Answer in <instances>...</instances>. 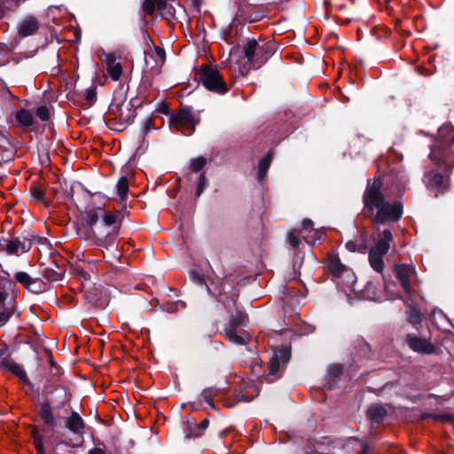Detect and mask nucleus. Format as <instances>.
Returning <instances> with one entry per match:
<instances>
[{"label":"nucleus","mask_w":454,"mask_h":454,"mask_svg":"<svg viewBox=\"0 0 454 454\" xmlns=\"http://www.w3.org/2000/svg\"><path fill=\"white\" fill-rule=\"evenodd\" d=\"M364 212L366 215H372L375 208L377 214L373 216V222L383 223L387 221H397L403 213L402 206L398 202H385L380 192V184L374 181L369 185L364 194Z\"/></svg>","instance_id":"1"},{"label":"nucleus","mask_w":454,"mask_h":454,"mask_svg":"<svg viewBox=\"0 0 454 454\" xmlns=\"http://www.w3.org/2000/svg\"><path fill=\"white\" fill-rule=\"evenodd\" d=\"M454 128L445 123L438 129V138L430 153L431 159L447 168L454 166Z\"/></svg>","instance_id":"2"},{"label":"nucleus","mask_w":454,"mask_h":454,"mask_svg":"<svg viewBox=\"0 0 454 454\" xmlns=\"http://www.w3.org/2000/svg\"><path fill=\"white\" fill-rule=\"evenodd\" d=\"M327 267L338 284L356 291L355 286L356 278L354 271L341 263L340 258L336 254H333L328 255Z\"/></svg>","instance_id":"3"},{"label":"nucleus","mask_w":454,"mask_h":454,"mask_svg":"<svg viewBox=\"0 0 454 454\" xmlns=\"http://www.w3.org/2000/svg\"><path fill=\"white\" fill-rule=\"evenodd\" d=\"M393 240L392 233L389 230H385L380 236L376 244L369 251V262L371 267L377 272L381 273L384 270L383 256L387 253L390 247V242Z\"/></svg>","instance_id":"4"},{"label":"nucleus","mask_w":454,"mask_h":454,"mask_svg":"<svg viewBox=\"0 0 454 454\" xmlns=\"http://www.w3.org/2000/svg\"><path fill=\"white\" fill-rule=\"evenodd\" d=\"M86 227L84 230L81 229L83 233H101V227H108L111 223H115L116 217L110 212H106L101 208H96L87 212L85 216Z\"/></svg>","instance_id":"5"},{"label":"nucleus","mask_w":454,"mask_h":454,"mask_svg":"<svg viewBox=\"0 0 454 454\" xmlns=\"http://www.w3.org/2000/svg\"><path fill=\"white\" fill-rule=\"evenodd\" d=\"M115 226L114 223H111L108 227H101V235L98 233H83L82 230H78V235L84 240L91 241L99 246L105 247L106 250L113 248L115 258L121 257V254L117 247L114 246L115 236H114Z\"/></svg>","instance_id":"6"},{"label":"nucleus","mask_w":454,"mask_h":454,"mask_svg":"<svg viewBox=\"0 0 454 454\" xmlns=\"http://www.w3.org/2000/svg\"><path fill=\"white\" fill-rule=\"evenodd\" d=\"M197 74L207 90L217 93H225L228 90L222 75L215 67L202 66Z\"/></svg>","instance_id":"7"},{"label":"nucleus","mask_w":454,"mask_h":454,"mask_svg":"<svg viewBox=\"0 0 454 454\" xmlns=\"http://www.w3.org/2000/svg\"><path fill=\"white\" fill-rule=\"evenodd\" d=\"M173 128L182 131L184 135H192L198 121L187 110H182L173 115L170 120Z\"/></svg>","instance_id":"8"},{"label":"nucleus","mask_w":454,"mask_h":454,"mask_svg":"<svg viewBox=\"0 0 454 454\" xmlns=\"http://www.w3.org/2000/svg\"><path fill=\"white\" fill-rule=\"evenodd\" d=\"M98 57L106 65L109 76L114 81H119L122 74V66L118 61V56L114 52H107L105 50L97 51Z\"/></svg>","instance_id":"9"},{"label":"nucleus","mask_w":454,"mask_h":454,"mask_svg":"<svg viewBox=\"0 0 454 454\" xmlns=\"http://www.w3.org/2000/svg\"><path fill=\"white\" fill-rule=\"evenodd\" d=\"M31 244L26 240H20L16 237L1 238L0 252H5L9 255H20L30 250Z\"/></svg>","instance_id":"10"},{"label":"nucleus","mask_w":454,"mask_h":454,"mask_svg":"<svg viewBox=\"0 0 454 454\" xmlns=\"http://www.w3.org/2000/svg\"><path fill=\"white\" fill-rule=\"evenodd\" d=\"M245 56L247 61L254 67H259L265 61V45H260L256 40H249L244 47Z\"/></svg>","instance_id":"11"},{"label":"nucleus","mask_w":454,"mask_h":454,"mask_svg":"<svg viewBox=\"0 0 454 454\" xmlns=\"http://www.w3.org/2000/svg\"><path fill=\"white\" fill-rule=\"evenodd\" d=\"M395 271L405 293L411 294L412 293L411 284L416 278L414 267L410 264H398L395 265Z\"/></svg>","instance_id":"12"},{"label":"nucleus","mask_w":454,"mask_h":454,"mask_svg":"<svg viewBox=\"0 0 454 454\" xmlns=\"http://www.w3.org/2000/svg\"><path fill=\"white\" fill-rule=\"evenodd\" d=\"M14 278L33 293H40L44 290L43 281L39 278H32L27 272H17Z\"/></svg>","instance_id":"13"},{"label":"nucleus","mask_w":454,"mask_h":454,"mask_svg":"<svg viewBox=\"0 0 454 454\" xmlns=\"http://www.w3.org/2000/svg\"><path fill=\"white\" fill-rule=\"evenodd\" d=\"M407 343L413 351L418 353L432 354L434 352V345L426 339L408 335Z\"/></svg>","instance_id":"14"},{"label":"nucleus","mask_w":454,"mask_h":454,"mask_svg":"<svg viewBox=\"0 0 454 454\" xmlns=\"http://www.w3.org/2000/svg\"><path fill=\"white\" fill-rule=\"evenodd\" d=\"M290 358V350L287 348H282L276 351L270 361L269 372L270 375H275L280 368V364H286Z\"/></svg>","instance_id":"15"},{"label":"nucleus","mask_w":454,"mask_h":454,"mask_svg":"<svg viewBox=\"0 0 454 454\" xmlns=\"http://www.w3.org/2000/svg\"><path fill=\"white\" fill-rule=\"evenodd\" d=\"M424 183L428 188H436L438 192H442L447 187V181L443 176L434 171L425 175Z\"/></svg>","instance_id":"16"},{"label":"nucleus","mask_w":454,"mask_h":454,"mask_svg":"<svg viewBox=\"0 0 454 454\" xmlns=\"http://www.w3.org/2000/svg\"><path fill=\"white\" fill-rule=\"evenodd\" d=\"M66 427L72 433L82 436L84 428V421L76 411H72L71 415L66 419Z\"/></svg>","instance_id":"17"},{"label":"nucleus","mask_w":454,"mask_h":454,"mask_svg":"<svg viewBox=\"0 0 454 454\" xmlns=\"http://www.w3.org/2000/svg\"><path fill=\"white\" fill-rule=\"evenodd\" d=\"M38 28L39 23L37 20L33 17H28L20 23L18 32L20 36L27 37L34 35Z\"/></svg>","instance_id":"18"},{"label":"nucleus","mask_w":454,"mask_h":454,"mask_svg":"<svg viewBox=\"0 0 454 454\" xmlns=\"http://www.w3.org/2000/svg\"><path fill=\"white\" fill-rule=\"evenodd\" d=\"M225 337L234 344L245 345L249 340V335L244 332H239L237 328L229 326L225 330Z\"/></svg>","instance_id":"19"},{"label":"nucleus","mask_w":454,"mask_h":454,"mask_svg":"<svg viewBox=\"0 0 454 454\" xmlns=\"http://www.w3.org/2000/svg\"><path fill=\"white\" fill-rule=\"evenodd\" d=\"M386 415V411L380 405H373L367 411V418L374 422H380Z\"/></svg>","instance_id":"20"},{"label":"nucleus","mask_w":454,"mask_h":454,"mask_svg":"<svg viewBox=\"0 0 454 454\" xmlns=\"http://www.w3.org/2000/svg\"><path fill=\"white\" fill-rule=\"evenodd\" d=\"M14 98L6 84L0 80V108L3 109Z\"/></svg>","instance_id":"21"},{"label":"nucleus","mask_w":454,"mask_h":454,"mask_svg":"<svg viewBox=\"0 0 454 454\" xmlns=\"http://www.w3.org/2000/svg\"><path fill=\"white\" fill-rule=\"evenodd\" d=\"M39 415L41 419L48 425L55 426V419L49 404L43 403L40 407Z\"/></svg>","instance_id":"22"},{"label":"nucleus","mask_w":454,"mask_h":454,"mask_svg":"<svg viewBox=\"0 0 454 454\" xmlns=\"http://www.w3.org/2000/svg\"><path fill=\"white\" fill-rule=\"evenodd\" d=\"M157 12L167 20L173 18L175 15L174 8L166 0H159Z\"/></svg>","instance_id":"23"},{"label":"nucleus","mask_w":454,"mask_h":454,"mask_svg":"<svg viewBox=\"0 0 454 454\" xmlns=\"http://www.w3.org/2000/svg\"><path fill=\"white\" fill-rule=\"evenodd\" d=\"M345 247L350 252H359L364 254L366 251L365 239L363 238L358 240H349L346 243Z\"/></svg>","instance_id":"24"},{"label":"nucleus","mask_w":454,"mask_h":454,"mask_svg":"<svg viewBox=\"0 0 454 454\" xmlns=\"http://www.w3.org/2000/svg\"><path fill=\"white\" fill-rule=\"evenodd\" d=\"M17 121L23 126L29 127L34 122L33 114L26 109H21L16 114Z\"/></svg>","instance_id":"25"},{"label":"nucleus","mask_w":454,"mask_h":454,"mask_svg":"<svg viewBox=\"0 0 454 454\" xmlns=\"http://www.w3.org/2000/svg\"><path fill=\"white\" fill-rule=\"evenodd\" d=\"M3 366L5 370L13 372L14 374L19 376L20 379L26 378V373L23 371L22 367L19 364L13 362V361H11V360H7L3 364Z\"/></svg>","instance_id":"26"},{"label":"nucleus","mask_w":454,"mask_h":454,"mask_svg":"<svg viewBox=\"0 0 454 454\" xmlns=\"http://www.w3.org/2000/svg\"><path fill=\"white\" fill-rule=\"evenodd\" d=\"M117 194L120 196L121 199H124L127 195V192L129 191V181L127 176H121L120 177L117 184Z\"/></svg>","instance_id":"27"},{"label":"nucleus","mask_w":454,"mask_h":454,"mask_svg":"<svg viewBox=\"0 0 454 454\" xmlns=\"http://www.w3.org/2000/svg\"><path fill=\"white\" fill-rule=\"evenodd\" d=\"M270 161H271L270 154H267L260 160L259 170H258L259 179H262L265 176L267 170L270 167Z\"/></svg>","instance_id":"28"},{"label":"nucleus","mask_w":454,"mask_h":454,"mask_svg":"<svg viewBox=\"0 0 454 454\" xmlns=\"http://www.w3.org/2000/svg\"><path fill=\"white\" fill-rule=\"evenodd\" d=\"M302 231H308L309 233H312L311 239L309 236H303V239L306 240L307 243H311L312 239H314L315 236L317 235V231L313 229V223L309 219H305L302 222Z\"/></svg>","instance_id":"29"},{"label":"nucleus","mask_w":454,"mask_h":454,"mask_svg":"<svg viewBox=\"0 0 454 454\" xmlns=\"http://www.w3.org/2000/svg\"><path fill=\"white\" fill-rule=\"evenodd\" d=\"M32 436H33V440H34V444L35 446V449H36L38 454H44L43 437L41 436V434L37 429H35V428L33 429Z\"/></svg>","instance_id":"30"},{"label":"nucleus","mask_w":454,"mask_h":454,"mask_svg":"<svg viewBox=\"0 0 454 454\" xmlns=\"http://www.w3.org/2000/svg\"><path fill=\"white\" fill-rule=\"evenodd\" d=\"M349 445L356 446L357 448V454H367L368 452V445L357 439L349 440L346 445V448H348Z\"/></svg>","instance_id":"31"},{"label":"nucleus","mask_w":454,"mask_h":454,"mask_svg":"<svg viewBox=\"0 0 454 454\" xmlns=\"http://www.w3.org/2000/svg\"><path fill=\"white\" fill-rule=\"evenodd\" d=\"M206 162L203 157L195 158L191 160L190 168L193 172H198L206 165Z\"/></svg>","instance_id":"32"},{"label":"nucleus","mask_w":454,"mask_h":454,"mask_svg":"<svg viewBox=\"0 0 454 454\" xmlns=\"http://www.w3.org/2000/svg\"><path fill=\"white\" fill-rule=\"evenodd\" d=\"M159 0H145L143 4V9L147 13H153L158 10Z\"/></svg>","instance_id":"33"},{"label":"nucleus","mask_w":454,"mask_h":454,"mask_svg":"<svg viewBox=\"0 0 454 454\" xmlns=\"http://www.w3.org/2000/svg\"><path fill=\"white\" fill-rule=\"evenodd\" d=\"M408 320L412 325H417L421 322V315L419 311L414 308H411L408 312Z\"/></svg>","instance_id":"34"},{"label":"nucleus","mask_w":454,"mask_h":454,"mask_svg":"<svg viewBox=\"0 0 454 454\" xmlns=\"http://www.w3.org/2000/svg\"><path fill=\"white\" fill-rule=\"evenodd\" d=\"M207 185V178L205 176V174L202 173L200 176L199 182H198L197 188H196V196L197 197L201 195V193L203 192V191Z\"/></svg>","instance_id":"35"},{"label":"nucleus","mask_w":454,"mask_h":454,"mask_svg":"<svg viewBox=\"0 0 454 454\" xmlns=\"http://www.w3.org/2000/svg\"><path fill=\"white\" fill-rule=\"evenodd\" d=\"M287 239L292 247H298L300 244L298 233H296L294 231H289L287 235Z\"/></svg>","instance_id":"36"},{"label":"nucleus","mask_w":454,"mask_h":454,"mask_svg":"<svg viewBox=\"0 0 454 454\" xmlns=\"http://www.w3.org/2000/svg\"><path fill=\"white\" fill-rule=\"evenodd\" d=\"M36 115L42 120V121H47L50 117V111L48 107L43 106L37 108L36 110Z\"/></svg>","instance_id":"37"},{"label":"nucleus","mask_w":454,"mask_h":454,"mask_svg":"<svg viewBox=\"0 0 454 454\" xmlns=\"http://www.w3.org/2000/svg\"><path fill=\"white\" fill-rule=\"evenodd\" d=\"M245 321H246V316L239 313L231 320L230 326H233V327L237 328V326L244 325Z\"/></svg>","instance_id":"38"},{"label":"nucleus","mask_w":454,"mask_h":454,"mask_svg":"<svg viewBox=\"0 0 454 454\" xmlns=\"http://www.w3.org/2000/svg\"><path fill=\"white\" fill-rule=\"evenodd\" d=\"M209 421L207 419L202 420L198 426H196L197 433L195 436H200L201 433L208 427Z\"/></svg>","instance_id":"39"},{"label":"nucleus","mask_w":454,"mask_h":454,"mask_svg":"<svg viewBox=\"0 0 454 454\" xmlns=\"http://www.w3.org/2000/svg\"><path fill=\"white\" fill-rule=\"evenodd\" d=\"M12 6H14V5L12 4L10 2H8L7 0H4V1L0 0V20L4 16V10L5 9H10Z\"/></svg>","instance_id":"40"},{"label":"nucleus","mask_w":454,"mask_h":454,"mask_svg":"<svg viewBox=\"0 0 454 454\" xmlns=\"http://www.w3.org/2000/svg\"><path fill=\"white\" fill-rule=\"evenodd\" d=\"M432 418L435 420H441L442 422H450L453 420V417L450 414L432 415Z\"/></svg>","instance_id":"41"},{"label":"nucleus","mask_w":454,"mask_h":454,"mask_svg":"<svg viewBox=\"0 0 454 454\" xmlns=\"http://www.w3.org/2000/svg\"><path fill=\"white\" fill-rule=\"evenodd\" d=\"M154 53L160 59V61L163 63L166 59L165 51L160 47H155L154 48Z\"/></svg>","instance_id":"42"},{"label":"nucleus","mask_w":454,"mask_h":454,"mask_svg":"<svg viewBox=\"0 0 454 454\" xmlns=\"http://www.w3.org/2000/svg\"><path fill=\"white\" fill-rule=\"evenodd\" d=\"M33 198H35L37 200H42L44 197V193L42 190L38 188H35L31 191Z\"/></svg>","instance_id":"43"},{"label":"nucleus","mask_w":454,"mask_h":454,"mask_svg":"<svg viewBox=\"0 0 454 454\" xmlns=\"http://www.w3.org/2000/svg\"><path fill=\"white\" fill-rule=\"evenodd\" d=\"M143 129L146 131H148L151 129H154L153 127V121L151 117H147L144 120L143 122Z\"/></svg>","instance_id":"44"},{"label":"nucleus","mask_w":454,"mask_h":454,"mask_svg":"<svg viewBox=\"0 0 454 454\" xmlns=\"http://www.w3.org/2000/svg\"><path fill=\"white\" fill-rule=\"evenodd\" d=\"M86 98L87 99L92 103L95 101L96 99V92H95V90L94 89H89L87 91H86Z\"/></svg>","instance_id":"45"},{"label":"nucleus","mask_w":454,"mask_h":454,"mask_svg":"<svg viewBox=\"0 0 454 454\" xmlns=\"http://www.w3.org/2000/svg\"><path fill=\"white\" fill-rule=\"evenodd\" d=\"M192 279L198 284H202L204 282V277L203 275H200L199 273L192 272Z\"/></svg>","instance_id":"46"},{"label":"nucleus","mask_w":454,"mask_h":454,"mask_svg":"<svg viewBox=\"0 0 454 454\" xmlns=\"http://www.w3.org/2000/svg\"><path fill=\"white\" fill-rule=\"evenodd\" d=\"M10 314L6 311L0 312V325H4L9 319Z\"/></svg>","instance_id":"47"},{"label":"nucleus","mask_w":454,"mask_h":454,"mask_svg":"<svg viewBox=\"0 0 454 454\" xmlns=\"http://www.w3.org/2000/svg\"><path fill=\"white\" fill-rule=\"evenodd\" d=\"M6 294L0 291V304H3L6 299Z\"/></svg>","instance_id":"48"},{"label":"nucleus","mask_w":454,"mask_h":454,"mask_svg":"<svg viewBox=\"0 0 454 454\" xmlns=\"http://www.w3.org/2000/svg\"><path fill=\"white\" fill-rule=\"evenodd\" d=\"M7 1L10 2L13 5H17L18 4H20V2H24L25 0H7Z\"/></svg>","instance_id":"49"},{"label":"nucleus","mask_w":454,"mask_h":454,"mask_svg":"<svg viewBox=\"0 0 454 454\" xmlns=\"http://www.w3.org/2000/svg\"><path fill=\"white\" fill-rule=\"evenodd\" d=\"M107 251L110 253V254H107V257H110V255H111L113 258H114V259H115V257L114 256V252L113 248H112V247H110V250H107ZM119 259H120V257H119V258H116V260H119Z\"/></svg>","instance_id":"50"},{"label":"nucleus","mask_w":454,"mask_h":454,"mask_svg":"<svg viewBox=\"0 0 454 454\" xmlns=\"http://www.w3.org/2000/svg\"><path fill=\"white\" fill-rule=\"evenodd\" d=\"M207 390H206V391H204L205 398L207 399V403H209L210 401L207 399Z\"/></svg>","instance_id":"51"},{"label":"nucleus","mask_w":454,"mask_h":454,"mask_svg":"<svg viewBox=\"0 0 454 454\" xmlns=\"http://www.w3.org/2000/svg\"><path fill=\"white\" fill-rule=\"evenodd\" d=\"M430 418V415L424 416V419Z\"/></svg>","instance_id":"52"},{"label":"nucleus","mask_w":454,"mask_h":454,"mask_svg":"<svg viewBox=\"0 0 454 454\" xmlns=\"http://www.w3.org/2000/svg\"><path fill=\"white\" fill-rule=\"evenodd\" d=\"M430 418V415L424 416V419Z\"/></svg>","instance_id":"53"},{"label":"nucleus","mask_w":454,"mask_h":454,"mask_svg":"<svg viewBox=\"0 0 454 454\" xmlns=\"http://www.w3.org/2000/svg\"><path fill=\"white\" fill-rule=\"evenodd\" d=\"M430 418V415L424 416V419Z\"/></svg>","instance_id":"54"},{"label":"nucleus","mask_w":454,"mask_h":454,"mask_svg":"<svg viewBox=\"0 0 454 454\" xmlns=\"http://www.w3.org/2000/svg\"><path fill=\"white\" fill-rule=\"evenodd\" d=\"M0 50L2 51L3 50V47L0 45ZM4 51H5V49H4Z\"/></svg>","instance_id":"55"}]
</instances>
